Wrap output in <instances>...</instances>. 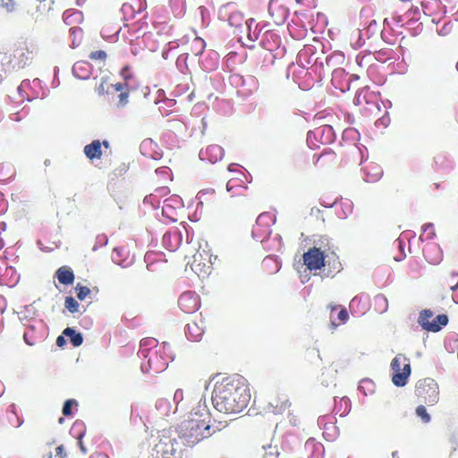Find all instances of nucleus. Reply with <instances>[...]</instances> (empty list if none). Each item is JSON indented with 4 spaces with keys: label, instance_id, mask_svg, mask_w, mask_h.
Segmentation results:
<instances>
[{
    "label": "nucleus",
    "instance_id": "f257e3e1",
    "mask_svg": "<svg viewBox=\"0 0 458 458\" xmlns=\"http://www.w3.org/2000/svg\"><path fill=\"white\" fill-rule=\"evenodd\" d=\"M250 395L239 382L229 381L216 385L212 402L215 408L225 413H239L247 407Z\"/></svg>",
    "mask_w": 458,
    "mask_h": 458
},
{
    "label": "nucleus",
    "instance_id": "f03ea898",
    "mask_svg": "<svg viewBox=\"0 0 458 458\" xmlns=\"http://www.w3.org/2000/svg\"><path fill=\"white\" fill-rule=\"evenodd\" d=\"M210 425L205 420L189 418L179 427V437L188 445H194L203 438L212 435Z\"/></svg>",
    "mask_w": 458,
    "mask_h": 458
},
{
    "label": "nucleus",
    "instance_id": "7ed1b4c3",
    "mask_svg": "<svg viewBox=\"0 0 458 458\" xmlns=\"http://www.w3.org/2000/svg\"><path fill=\"white\" fill-rule=\"evenodd\" d=\"M417 396L423 398L428 405H433L438 402V385L433 378H424L420 380L415 388Z\"/></svg>",
    "mask_w": 458,
    "mask_h": 458
},
{
    "label": "nucleus",
    "instance_id": "20e7f679",
    "mask_svg": "<svg viewBox=\"0 0 458 458\" xmlns=\"http://www.w3.org/2000/svg\"><path fill=\"white\" fill-rule=\"evenodd\" d=\"M324 261L325 254L324 250H321V245L319 247L314 246L303 254L304 265H306L310 270L320 269L325 266Z\"/></svg>",
    "mask_w": 458,
    "mask_h": 458
},
{
    "label": "nucleus",
    "instance_id": "39448f33",
    "mask_svg": "<svg viewBox=\"0 0 458 458\" xmlns=\"http://www.w3.org/2000/svg\"><path fill=\"white\" fill-rule=\"evenodd\" d=\"M178 445L179 444L175 438L163 435L156 445L155 451L157 454H161L162 458H171V456L175 455Z\"/></svg>",
    "mask_w": 458,
    "mask_h": 458
},
{
    "label": "nucleus",
    "instance_id": "423d86ee",
    "mask_svg": "<svg viewBox=\"0 0 458 458\" xmlns=\"http://www.w3.org/2000/svg\"><path fill=\"white\" fill-rule=\"evenodd\" d=\"M433 316V312L430 310H423L419 316L418 322L423 329L430 332H438L439 326L437 324L430 323L428 320Z\"/></svg>",
    "mask_w": 458,
    "mask_h": 458
},
{
    "label": "nucleus",
    "instance_id": "0eeeda50",
    "mask_svg": "<svg viewBox=\"0 0 458 458\" xmlns=\"http://www.w3.org/2000/svg\"><path fill=\"white\" fill-rule=\"evenodd\" d=\"M411 375V366L407 362L403 365L401 371L393 374L392 381L396 386H404L407 384V378Z\"/></svg>",
    "mask_w": 458,
    "mask_h": 458
},
{
    "label": "nucleus",
    "instance_id": "6e6552de",
    "mask_svg": "<svg viewBox=\"0 0 458 458\" xmlns=\"http://www.w3.org/2000/svg\"><path fill=\"white\" fill-rule=\"evenodd\" d=\"M83 151L89 159H99L102 156L101 142L98 140H93L84 147Z\"/></svg>",
    "mask_w": 458,
    "mask_h": 458
},
{
    "label": "nucleus",
    "instance_id": "1a4fd4ad",
    "mask_svg": "<svg viewBox=\"0 0 458 458\" xmlns=\"http://www.w3.org/2000/svg\"><path fill=\"white\" fill-rule=\"evenodd\" d=\"M55 276L60 284L69 285L74 281V274L72 270L68 267H61L55 272Z\"/></svg>",
    "mask_w": 458,
    "mask_h": 458
},
{
    "label": "nucleus",
    "instance_id": "9d476101",
    "mask_svg": "<svg viewBox=\"0 0 458 458\" xmlns=\"http://www.w3.org/2000/svg\"><path fill=\"white\" fill-rule=\"evenodd\" d=\"M50 5L47 3V0L40 1L38 4L35 6V9L28 10V13L38 21L42 15L45 14L47 10H50Z\"/></svg>",
    "mask_w": 458,
    "mask_h": 458
},
{
    "label": "nucleus",
    "instance_id": "9b49d317",
    "mask_svg": "<svg viewBox=\"0 0 458 458\" xmlns=\"http://www.w3.org/2000/svg\"><path fill=\"white\" fill-rule=\"evenodd\" d=\"M63 335L69 337L70 338V341L71 343L72 344L73 346L75 347H79L83 343V336H82V334L81 333H77L73 328L72 327H66L64 332H63Z\"/></svg>",
    "mask_w": 458,
    "mask_h": 458
},
{
    "label": "nucleus",
    "instance_id": "f8f14e48",
    "mask_svg": "<svg viewBox=\"0 0 458 458\" xmlns=\"http://www.w3.org/2000/svg\"><path fill=\"white\" fill-rule=\"evenodd\" d=\"M206 417L208 418V410L207 408L206 402L201 403V401H199L198 406L191 411L189 418H196L199 420L204 419L206 420Z\"/></svg>",
    "mask_w": 458,
    "mask_h": 458
},
{
    "label": "nucleus",
    "instance_id": "ddd939ff",
    "mask_svg": "<svg viewBox=\"0 0 458 458\" xmlns=\"http://www.w3.org/2000/svg\"><path fill=\"white\" fill-rule=\"evenodd\" d=\"M65 308L71 312L75 313L78 311L79 303L78 301L72 296H67L65 298L64 302Z\"/></svg>",
    "mask_w": 458,
    "mask_h": 458
},
{
    "label": "nucleus",
    "instance_id": "4468645a",
    "mask_svg": "<svg viewBox=\"0 0 458 458\" xmlns=\"http://www.w3.org/2000/svg\"><path fill=\"white\" fill-rule=\"evenodd\" d=\"M276 405L272 403H270V405L275 408V410H273L274 413H283L287 408L290 407V403L287 399L281 401L280 405L279 400L276 401Z\"/></svg>",
    "mask_w": 458,
    "mask_h": 458
},
{
    "label": "nucleus",
    "instance_id": "2eb2a0df",
    "mask_svg": "<svg viewBox=\"0 0 458 458\" xmlns=\"http://www.w3.org/2000/svg\"><path fill=\"white\" fill-rule=\"evenodd\" d=\"M77 297L79 300L83 301L90 293V289L87 286L77 284L76 288Z\"/></svg>",
    "mask_w": 458,
    "mask_h": 458
},
{
    "label": "nucleus",
    "instance_id": "dca6fc26",
    "mask_svg": "<svg viewBox=\"0 0 458 458\" xmlns=\"http://www.w3.org/2000/svg\"><path fill=\"white\" fill-rule=\"evenodd\" d=\"M416 414L422 420L424 423L429 422L430 415L427 412V410L423 405H419L416 408Z\"/></svg>",
    "mask_w": 458,
    "mask_h": 458
},
{
    "label": "nucleus",
    "instance_id": "f3484780",
    "mask_svg": "<svg viewBox=\"0 0 458 458\" xmlns=\"http://www.w3.org/2000/svg\"><path fill=\"white\" fill-rule=\"evenodd\" d=\"M430 323L439 326V331L442 327L446 326L448 323V317L445 314L437 315Z\"/></svg>",
    "mask_w": 458,
    "mask_h": 458
},
{
    "label": "nucleus",
    "instance_id": "a211bd4d",
    "mask_svg": "<svg viewBox=\"0 0 458 458\" xmlns=\"http://www.w3.org/2000/svg\"><path fill=\"white\" fill-rule=\"evenodd\" d=\"M403 359L405 361H408L407 358L403 356L402 354H398L391 362V369H393L394 373L397 371H401V365H400V360Z\"/></svg>",
    "mask_w": 458,
    "mask_h": 458
},
{
    "label": "nucleus",
    "instance_id": "6ab92c4d",
    "mask_svg": "<svg viewBox=\"0 0 458 458\" xmlns=\"http://www.w3.org/2000/svg\"><path fill=\"white\" fill-rule=\"evenodd\" d=\"M76 401L73 399L66 400L64 403L62 412L64 416H69L72 413V408L76 404Z\"/></svg>",
    "mask_w": 458,
    "mask_h": 458
},
{
    "label": "nucleus",
    "instance_id": "aec40b11",
    "mask_svg": "<svg viewBox=\"0 0 458 458\" xmlns=\"http://www.w3.org/2000/svg\"><path fill=\"white\" fill-rule=\"evenodd\" d=\"M118 98H119V101L117 103V107L118 108L124 107L126 106V104L128 103V98H129L128 92H121L119 94Z\"/></svg>",
    "mask_w": 458,
    "mask_h": 458
},
{
    "label": "nucleus",
    "instance_id": "412c9836",
    "mask_svg": "<svg viewBox=\"0 0 458 458\" xmlns=\"http://www.w3.org/2000/svg\"><path fill=\"white\" fill-rule=\"evenodd\" d=\"M89 57L92 60L99 59L104 61L106 58V53L103 50L94 51L90 53Z\"/></svg>",
    "mask_w": 458,
    "mask_h": 458
},
{
    "label": "nucleus",
    "instance_id": "4be33fe9",
    "mask_svg": "<svg viewBox=\"0 0 458 458\" xmlns=\"http://www.w3.org/2000/svg\"><path fill=\"white\" fill-rule=\"evenodd\" d=\"M193 44L196 46V48H199V51L195 55H200L205 47V43L199 38H196L193 40Z\"/></svg>",
    "mask_w": 458,
    "mask_h": 458
},
{
    "label": "nucleus",
    "instance_id": "5701e85b",
    "mask_svg": "<svg viewBox=\"0 0 458 458\" xmlns=\"http://www.w3.org/2000/svg\"><path fill=\"white\" fill-rule=\"evenodd\" d=\"M422 231H423L424 233H427L428 231H429L428 238H432L435 235V232L433 230V224H431V223L425 224L422 226Z\"/></svg>",
    "mask_w": 458,
    "mask_h": 458
},
{
    "label": "nucleus",
    "instance_id": "b1692460",
    "mask_svg": "<svg viewBox=\"0 0 458 458\" xmlns=\"http://www.w3.org/2000/svg\"><path fill=\"white\" fill-rule=\"evenodd\" d=\"M120 75L123 78V80H129L131 77V75L129 73V67H123L120 72Z\"/></svg>",
    "mask_w": 458,
    "mask_h": 458
},
{
    "label": "nucleus",
    "instance_id": "393cba45",
    "mask_svg": "<svg viewBox=\"0 0 458 458\" xmlns=\"http://www.w3.org/2000/svg\"><path fill=\"white\" fill-rule=\"evenodd\" d=\"M55 452H56V456H58L59 458H64L66 456V453L64 451L63 445L57 446L55 449Z\"/></svg>",
    "mask_w": 458,
    "mask_h": 458
},
{
    "label": "nucleus",
    "instance_id": "a878e982",
    "mask_svg": "<svg viewBox=\"0 0 458 458\" xmlns=\"http://www.w3.org/2000/svg\"><path fill=\"white\" fill-rule=\"evenodd\" d=\"M4 6L5 7L7 12H13L15 9V4L13 0H7V2L4 3Z\"/></svg>",
    "mask_w": 458,
    "mask_h": 458
},
{
    "label": "nucleus",
    "instance_id": "bb28decb",
    "mask_svg": "<svg viewBox=\"0 0 458 458\" xmlns=\"http://www.w3.org/2000/svg\"><path fill=\"white\" fill-rule=\"evenodd\" d=\"M338 318L343 322H345L349 318L347 310L345 309H342L338 314Z\"/></svg>",
    "mask_w": 458,
    "mask_h": 458
},
{
    "label": "nucleus",
    "instance_id": "cd10ccee",
    "mask_svg": "<svg viewBox=\"0 0 458 458\" xmlns=\"http://www.w3.org/2000/svg\"><path fill=\"white\" fill-rule=\"evenodd\" d=\"M97 92L98 94H104L107 90L106 89V81H103L98 87H97Z\"/></svg>",
    "mask_w": 458,
    "mask_h": 458
},
{
    "label": "nucleus",
    "instance_id": "c85d7f7f",
    "mask_svg": "<svg viewBox=\"0 0 458 458\" xmlns=\"http://www.w3.org/2000/svg\"><path fill=\"white\" fill-rule=\"evenodd\" d=\"M65 335H59L57 338H56V345L58 347H63L65 344H66V340L64 338Z\"/></svg>",
    "mask_w": 458,
    "mask_h": 458
},
{
    "label": "nucleus",
    "instance_id": "c756f323",
    "mask_svg": "<svg viewBox=\"0 0 458 458\" xmlns=\"http://www.w3.org/2000/svg\"><path fill=\"white\" fill-rule=\"evenodd\" d=\"M21 62L23 63L21 66L23 67L27 64L28 61L30 60V56L28 55H26L25 53H21Z\"/></svg>",
    "mask_w": 458,
    "mask_h": 458
},
{
    "label": "nucleus",
    "instance_id": "7c9ffc66",
    "mask_svg": "<svg viewBox=\"0 0 458 458\" xmlns=\"http://www.w3.org/2000/svg\"><path fill=\"white\" fill-rule=\"evenodd\" d=\"M111 86L114 87L116 91H122L126 85H124L123 83H116V84L111 85Z\"/></svg>",
    "mask_w": 458,
    "mask_h": 458
},
{
    "label": "nucleus",
    "instance_id": "2f4dec72",
    "mask_svg": "<svg viewBox=\"0 0 458 458\" xmlns=\"http://www.w3.org/2000/svg\"><path fill=\"white\" fill-rule=\"evenodd\" d=\"M81 437H82V435H81L80 437H79V446H80V449L81 450V452L83 454H85L86 453V448H85V446L82 444Z\"/></svg>",
    "mask_w": 458,
    "mask_h": 458
},
{
    "label": "nucleus",
    "instance_id": "473e14b6",
    "mask_svg": "<svg viewBox=\"0 0 458 458\" xmlns=\"http://www.w3.org/2000/svg\"><path fill=\"white\" fill-rule=\"evenodd\" d=\"M330 326H331V328H335L337 327V324L335 322L332 321Z\"/></svg>",
    "mask_w": 458,
    "mask_h": 458
},
{
    "label": "nucleus",
    "instance_id": "72a5a7b5",
    "mask_svg": "<svg viewBox=\"0 0 458 458\" xmlns=\"http://www.w3.org/2000/svg\"><path fill=\"white\" fill-rule=\"evenodd\" d=\"M106 148H108L109 147V142L106 141V140H104L103 143H102Z\"/></svg>",
    "mask_w": 458,
    "mask_h": 458
},
{
    "label": "nucleus",
    "instance_id": "f704fd0d",
    "mask_svg": "<svg viewBox=\"0 0 458 458\" xmlns=\"http://www.w3.org/2000/svg\"><path fill=\"white\" fill-rule=\"evenodd\" d=\"M233 165H234V164H230V165H228V168H227V169H228V171H233Z\"/></svg>",
    "mask_w": 458,
    "mask_h": 458
},
{
    "label": "nucleus",
    "instance_id": "c9c22d12",
    "mask_svg": "<svg viewBox=\"0 0 458 458\" xmlns=\"http://www.w3.org/2000/svg\"><path fill=\"white\" fill-rule=\"evenodd\" d=\"M192 327H197V325L196 324H194L192 326L188 325V328H189L190 331L192 329Z\"/></svg>",
    "mask_w": 458,
    "mask_h": 458
},
{
    "label": "nucleus",
    "instance_id": "e433bc0d",
    "mask_svg": "<svg viewBox=\"0 0 458 458\" xmlns=\"http://www.w3.org/2000/svg\"><path fill=\"white\" fill-rule=\"evenodd\" d=\"M47 458H53V454L51 452L47 454Z\"/></svg>",
    "mask_w": 458,
    "mask_h": 458
},
{
    "label": "nucleus",
    "instance_id": "4c0bfd02",
    "mask_svg": "<svg viewBox=\"0 0 458 458\" xmlns=\"http://www.w3.org/2000/svg\"><path fill=\"white\" fill-rule=\"evenodd\" d=\"M64 418H60L59 419V423L62 424L64 422Z\"/></svg>",
    "mask_w": 458,
    "mask_h": 458
},
{
    "label": "nucleus",
    "instance_id": "58836bf2",
    "mask_svg": "<svg viewBox=\"0 0 458 458\" xmlns=\"http://www.w3.org/2000/svg\"><path fill=\"white\" fill-rule=\"evenodd\" d=\"M213 148H217V149H219L220 151H222L221 148H220V147H217V146L214 147Z\"/></svg>",
    "mask_w": 458,
    "mask_h": 458
},
{
    "label": "nucleus",
    "instance_id": "ea45409f",
    "mask_svg": "<svg viewBox=\"0 0 458 458\" xmlns=\"http://www.w3.org/2000/svg\"><path fill=\"white\" fill-rule=\"evenodd\" d=\"M396 454H397V452H394L393 453V458H394V456H396Z\"/></svg>",
    "mask_w": 458,
    "mask_h": 458
},
{
    "label": "nucleus",
    "instance_id": "a19ab883",
    "mask_svg": "<svg viewBox=\"0 0 458 458\" xmlns=\"http://www.w3.org/2000/svg\"><path fill=\"white\" fill-rule=\"evenodd\" d=\"M75 30H76L75 28L71 29V31H72V32H75Z\"/></svg>",
    "mask_w": 458,
    "mask_h": 458
},
{
    "label": "nucleus",
    "instance_id": "79ce46f5",
    "mask_svg": "<svg viewBox=\"0 0 458 458\" xmlns=\"http://www.w3.org/2000/svg\"><path fill=\"white\" fill-rule=\"evenodd\" d=\"M331 309L335 310V309H336V306H331Z\"/></svg>",
    "mask_w": 458,
    "mask_h": 458
},
{
    "label": "nucleus",
    "instance_id": "37998d69",
    "mask_svg": "<svg viewBox=\"0 0 458 458\" xmlns=\"http://www.w3.org/2000/svg\"><path fill=\"white\" fill-rule=\"evenodd\" d=\"M456 69H457V71H458V63L456 64Z\"/></svg>",
    "mask_w": 458,
    "mask_h": 458
}]
</instances>
